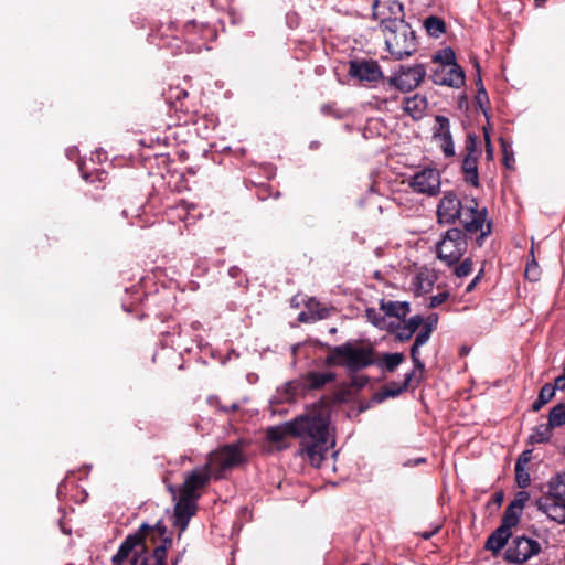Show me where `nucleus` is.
I'll list each match as a JSON object with an SVG mask.
<instances>
[{
	"label": "nucleus",
	"mask_w": 565,
	"mask_h": 565,
	"mask_svg": "<svg viewBox=\"0 0 565 565\" xmlns=\"http://www.w3.org/2000/svg\"><path fill=\"white\" fill-rule=\"evenodd\" d=\"M448 298H449V292L448 291H443V292H439V294H437L435 296H431L430 299H429L428 307L429 308H436V307L440 306L441 303H444Z\"/></svg>",
	"instance_id": "obj_41"
},
{
	"label": "nucleus",
	"mask_w": 565,
	"mask_h": 565,
	"mask_svg": "<svg viewBox=\"0 0 565 565\" xmlns=\"http://www.w3.org/2000/svg\"><path fill=\"white\" fill-rule=\"evenodd\" d=\"M422 462H425L424 458L416 459V461H415V463H422Z\"/></svg>",
	"instance_id": "obj_63"
},
{
	"label": "nucleus",
	"mask_w": 565,
	"mask_h": 565,
	"mask_svg": "<svg viewBox=\"0 0 565 565\" xmlns=\"http://www.w3.org/2000/svg\"><path fill=\"white\" fill-rule=\"evenodd\" d=\"M436 532H422V537L424 540H429L433 537V535L435 534Z\"/></svg>",
	"instance_id": "obj_55"
},
{
	"label": "nucleus",
	"mask_w": 565,
	"mask_h": 565,
	"mask_svg": "<svg viewBox=\"0 0 565 565\" xmlns=\"http://www.w3.org/2000/svg\"><path fill=\"white\" fill-rule=\"evenodd\" d=\"M137 530H167V526L163 524L162 520H159L154 525H150L147 522H142L141 524H139Z\"/></svg>",
	"instance_id": "obj_46"
},
{
	"label": "nucleus",
	"mask_w": 565,
	"mask_h": 565,
	"mask_svg": "<svg viewBox=\"0 0 565 565\" xmlns=\"http://www.w3.org/2000/svg\"><path fill=\"white\" fill-rule=\"evenodd\" d=\"M414 371L408 372L404 376V381L402 384H398L396 382H390L382 392V396L379 398V401H383L386 397H396L402 392L406 391L413 380Z\"/></svg>",
	"instance_id": "obj_20"
},
{
	"label": "nucleus",
	"mask_w": 565,
	"mask_h": 565,
	"mask_svg": "<svg viewBox=\"0 0 565 565\" xmlns=\"http://www.w3.org/2000/svg\"><path fill=\"white\" fill-rule=\"evenodd\" d=\"M349 74L361 82L373 83L382 77V71L374 61H351Z\"/></svg>",
	"instance_id": "obj_13"
},
{
	"label": "nucleus",
	"mask_w": 565,
	"mask_h": 565,
	"mask_svg": "<svg viewBox=\"0 0 565 565\" xmlns=\"http://www.w3.org/2000/svg\"><path fill=\"white\" fill-rule=\"evenodd\" d=\"M196 512V499L180 494L173 513V525L179 530H185L190 519Z\"/></svg>",
	"instance_id": "obj_15"
},
{
	"label": "nucleus",
	"mask_w": 565,
	"mask_h": 565,
	"mask_svg": "<svg viewBox=\"0 0 565 565\" xmlns=\"http://www.w3.org/2000/svg\"><path fill=\"white\" fill-rule=\"evenodd\" d=\"M425 106V99L419 96L404 99V110L412 115L414 118L423 114Z\"/></svg>",
	"instance_id": "obj_27"
},
{
	"label": "nucleus",
	"mask_w": 565,
	"mask_h": 565,
	"mask_svg": "<svg viewBox=\"0 0 565 565\" xmlns=\"http://www.w3.org/2000/svg\"><path fill=\"white\" fill-rule=\"evenodd\" d=\"M431 328L430 327H424V329L417 333L415 337L414 343L422 347L424 345L430 338Z\"/></svg>",
	"instance_id": "obj_42"
},
{
	"label": "nucleus",
	"mask_w": 565,
	"mask_h": 565,
	"mask_svg": "<svg viewBox=\"0 0 565 565\" xmlns=\"http://www.w3.org/2000/svg\"><path fill=\"white\" fill-rule=\"evenodd\" d=\"M436 213L439 224L449 225L460 221L467 233L480 231L476 239L479 247L491 233V223L486 224L487 210H479L478 202L473 198L461 200L455 192L447 191L439 200Z\"/></svg>",
	"instance_id": "obj_2"
},
{
	"label": "nucleus",
	"mask_w": 565,
	"mask_h": 565,
	"mask_svg": "<svg viewBox=\"0 0 565 565\" xmlns=\"http://www.w3.org/2000/svg\"><path fill=\"white\" fill-rule=\"evenodd\" d=\"M429 319L431 321L429 323H427L425 327H430L433 329V324L437 322V315L429 317Z\"/></svg>",
	"instance_id": "obj_56"
},
{
	"label": "nucleus",
	"mask_w": 565,
	"mask_h": 565,
	"mask_svg": "<svg viewBox=\"0 0 565 565\" xmlns=\"http://www.w3.org/2000/svg\"><path fill=\"white\" fill-rule=\"evenodd\" d=\"M335 374L333 372H316L311 371L301 377L302 388L306 390H320L326 384L333 382Z\"/></svg>",
	"instance_id": "obj_17"
},
{
	"label": "nucleus",
	"mask_w": 565,
	"mask_h": 565,
	"mask_svg": "<svg viewBox=\"0 0 565 565\" xmlns=\"http://www.w3.org/2000/svg\"><path fill=\"white\" fill-rule=\"evenodd\" d=\"M78 169H79V171L82 172L83 178L87 180V179H88V175L85 173L84 168H83V164H82L81 162H78Z\"/></svg>",
	"instance_id": "obj_58"
},
{
	"label": "nucleus",
	"mask_w": 565,
	"mask_h": 565,
	"mask_svg": "<svg viewBox=\"0 0 565 565\" xmlns=\"http://www.w3.org/2000/svg\"><path fill=\"white\" fill-rule=\"evenodd\" d=\"M541 545L537 541L525 535L514 537L504 552V559L511 564H522L532 556L537 555Z\"/></svg>",
	"instance_id": "obj_7"
},
{
	"label": "nucleus",
	"mask_w": 565,
	"mask_h": 565,
	"mask_svg": "<svg viewBox=\"0 0 565 565\" xmlns=\"http://www.w3.org/2000/svg\"><path fill=\"white\" fill-rule=\"evenodd\" d=\"M299 320H300V321H307V319H306V313H305V312H301V313L299 315Z\"/></svg>",
	"instance_id": "obj_60"
},
{
	"label": "nucleus",
	"mask_w": 565,
	"mask_h": 565,
	"mask_svg": "<svg viewBox=\"0 0 565 565\" xmlns=\"http://www.w3.org/2000/svg\"><path fill=\"white\" fill-rule=\"evenodd\" d=\"M461 170L465 175V181L472 186H479V173H478V157L465 156Z\"/></svg>",
	"instance_id": "obj_19"
},
{
	"label": "nucleus",
	"mask_w": 565,
	"mask_h": 565,
	"mask_svg": "<svg viewBox=\"0 0 565 565\" xmlns=\"http://www.w3.org/2000/svg\"><path fill=\"white\" fill-rule=\"evenodd\" d=\"M131 565H148L147 558L143 556V552L140 551L139 555H135L131 559Z\"/></svg>",
	"instance_id": "obj_49"
},
{
	"label": "nucleus",
	"mask_w": 565,
	"mask_h": 565,
	"mask_svg": "<svg viewBox=\"0 0 565 565\" xmlns=\"http://www.w3.org/2000/svg\"><path fill=\"white\" fill-rule=\"evenodd\" d=\"M374 363L373 348L352 341L330 348V353L326 358L327 365L342 366L350 372L361 371Z\"/></svg>",
	"instance_id": "obj_4"
},
{
	"label": "nucleus",
	"mask_w": 565,
	"mask_h": 565,
	"mask_svg": "<svg viewBox=\"0 0 565 565\" xmlns=\"http://www.w3.org/2000/svg\"><path fill=\"white\" fill-rule=\"evenodd\" d=\"M472 265H473V263H472L471 258L468 257L462 263H460L459 265H457L455 267L454 274L458 278L467 277L472 271Z\"/></svg>",
	"instance_id": "obj_34"
},
{
	"label": "nucleus",
	"mask_w": 565,
	"mask_h": 565,
	"mask_svg": "<svg viewBox=\"0 0 565 565\" xmlns=\"http://www.w3.org/2000/svg\"><path fill=\"white\" fill-rule=\"evenodd\" d=\"M437 85L459 88L465 83V72L458 64L448 67H438L431 75Z\"/></svg>",
	"instance_id": "obj_14"
},
{
	"label": "nucleus",
	"mask_w": 565,
	"mask_h": 565,
	"mask_svg": "<svg viewBox=\"0 0 565 565\" xmlns=\"http://www.w3.org/2000/svg\"><path fill=\"white\" fill-rule=\"evenodd\" d=\"M504 494L502 491L495 492L492 497V501L489 504H493L495 508H499L503 502Z\"/></svg>",
	"instance_id": "obj_50"
},
{
	"label": "nucleus",
	"mask_w": 565,
	"mask_h": 565,
	"mask_svg": "<svg viewBox=\"0 0 565 565\" xmlns=\"http://www.w3.org/2000/svg\"><path fill=\"white\" fill-rule=\"evenodd\" d=\"M553 429L554 427L553 425H550V420H547V423L536 425L533 433L530 435V443L540 444L550 440Z\"/></svg>",
	"instance_id": "obj_24"
},
{
	"label": "nucleus",
	"mask_w": 565,
	"mask_h": 565,
	"mask_svg": "<svg viewBox=\"0 0 565 565\" xmlns=\"http://www.w3.org/2000/svg\"><path fill=\"white\" fill-rule=\"evenodd\" d=\"M419 345L413 343L411 348V359L414 363L416 370L423 371L425 369V364L419 359Z\"/></svg>",
	"instance_id": "obj_38"
},
{
	"label": "nucleus",
	"mask_w": 565,
	"mask_h": 565,
	"mask_svg": "<svg viewBox=\"0 0 565 565\" xmlns=\"http://www.w3.org/2000/svg\"><path fill=\"white\" fill-rule=\"evenodd\" d=\"M533 511V501L531 500L530 493L526 491H519L514 499L507 507L502 521L497 530H512L520 521L523 510Z\"/></svg>",
	"instance_id": "obj_8"
},
{
	"label": "nucleus",
	"mask_w": 565,
	"mask_h": 565,
	"mask_svg": "<svg viewBox=\"0 0 565 565\" xmlns=\"http://www.w3.org/2000/svg\"><path fill=\"white\" fill-rule=\"evenodd\" d=\"M509 160H510V157H509V154H507V157H504V163H505L507 167H510L509 166Z\"/></svg>",
	"instance_id": "obj_61"
},
{
	"label": "nucleus",
	"mask_w": 565,
	"mask_h": 565,
	"mask_svg": "<svg viewBox=\"0 0 565 565\" xmlns=\"http://www.w3.org/2000/svg\"><path fill=\"white\" fill-rule=\"evenodd\" d=\"M154 565H167V550L164 545H159L153 551Z\"/></svg>",
	"instance_id": "obj_39"
},
{
	"label": "nucleus",
	"mask_w": 565,
	"mask_h": 565,
	"mask_svg": "<svg viewBox=\"0 0 565 565\" xmlns=\"http://www.w3.org/2000/svg\"><path fill=\"white\" fill-rule=\"evenodd\" d=\"M417 279L419 280V289H422L424 292H427L433 286V281L429 279H424L423 275H418Z\"/></svg>",
	"instance_id": "obj_48"
},
{
	"label": "nucleus",
	"mask_w": 565,
	"mask_h": 565,
	"mask_svg": "<svg viewBox=\"0 0 565 565\" xmlns=\"http://www.w3.org/2000/svg\"><path fill=\"white\" fill-rule=\"evenodd\" d=\"M408 185L416 193L434 196L440 189L439 171L434 168L420 169L408 179Z\"/></svg>",
	"instance_id": "obj_9"
},
{
	"label": "nucleus",
	"mask_w": 565,
	"mask_h": 565,
	"mask_svg": "<svg viewBox=\"0 0 565 565\" xmlns=\"http://www.w3.org/2000/svg\"><path fill=\"white\" fill-rule=\"evenodd\" d=\"M365 317L369 322H371L374 327L379 329H386L393 327L392 324H387L385 316L381 313V311L374 308H367L365 310Z\"/></svg>",
	"instance_id": "obj_30"
},
{
	"label": "nucleus",
	"mask_w": 565,
	"mask_h": 565,
	"mask_svg": "<svg viewBox=\"0 0 565 565\" xmlns=\"http://www.w3.org/2000/svg\"><path fill=\"white\" fill-rule=\"evenodd\" d=\"M423 323V317L419 315L411 317L404 324L409 328L414 333Z\"/></svg>",
	"instance_id": "obj_44"
},
{
	"label": "nucleus",
	"mask_w": 565,
	"mask_h": 565,
	"mask_svg": "<svg viewBox=\"0 0 565 565\" xmlns=\"http://www.w3.org/2000/svg\"><path fill=\"white\" fill-rule=\"evenodd\" d=\"M301 391H305L302 388V381H294L285 383L284 386L277 391V393L279 395L280 402H289L294 398L296 394H298Z\"/></svg>",
	"instance_id": "obj_26"
},
{
	"label": "nucleus",
	"mask_w": 565,
	"mask_h": 565,
	"mask_svg": "<svg viewBox=\"0 0 565 565\" xmlns=\"http://www.w3.org/2000/svg\"><path fill=\"white\" fill-rule=\"evenodd\" d=\"M212 475L213 472L206 462L202 467L193 469L185 477L180 494L198 499L196 491L209 483Z\"/></svg>",
	"instance_id": "obj_11"
},
{
	"label": "nucleus",
	"mask_w": 565,
	"mask_h": 565,
	"mask_svg": "<svg viewBox=\"0 0 565 565\" xmlns=\"http://www.w3.org/2000/svg\"><path fill=\"white\" fill-rule=\"evenodd\" d=\"M484 140H486V156H487V159L488 160H492L493 159L494 150H493V147H492V143H491V140H490V136L488 135L487 130H484Z\"/></svg>",
	"instance_id": "obj_47"
},
{
	"label": "nucleus",
	"mask_w": 565,
	"mask_h": 565,
	"mask_svg": "<svg viewBox=\"0 0 565 565\" xmlns=\"http://www.w3.org/2000/svg\"><path fill=\"white\" fill-rule=\"evenodd\" d=\"M555 387L551 383H546L540 390L537 398L532 404V411L539 412L545 404L553 399Z\"/></svg>",
	"instance_id": "obj_25"
},
{
	"label": "nucleus",
	"mask_w": 565,
	"mask_h": 565,
	"mask_svg": "<svg viewBox=\"0 0 565 565\" xmlns=\"http://www.w3.org/2000/svg\"><path fill=\"white\" fill-rule=\"evenodd\" d=\"M547 495L565 502V472L556 473L550 479Z\"/></svg>",
	"instance_id": "obj_21"
},
{
	"label": "nucleus",
	"mask_w": 565,
	"mask_h": 565,
	"mask_svg": "<svg viewBox=\"0 0 565 565\" xmlns=\"http://www.w3.org/2000/svg\"><path fill=\"white\" fill-rule=\"evenodd\" d=\"M531 458H532V451L531 450H524L519 456V458L516 459L515 466L525 467L526 468V466L530 462Z\"/></svg>",
	"instance_id": "obj_45"
},
{
	"label": "nucleus",
	"mask_w": 565,
	"mask_h": 565,
	"mask_svg": "<svg viewBox=\"0 0 565 565\" xmlns=\"http://www.w3.org/2000/svg\"><path fill=\"white\" fill-rule=\"evenodd\" d=\"M482 273H483V270H480V273L470 281V284L466 288L467 292H470V291L473 290V288L476 287V285L480 280Z\"/></svg>",
	"instance_id": "obj_52"
},
{
	"label": "nucleus",
	"mask_w": 565,
	"mask_h": 565,
	"mask_svg": "<svg viewBox=\"0 0 565 565\" xmlns=\"http://www.w3.org/2000/svg\"><path fill=\"white\" fill-rule=\"evenodd\" d=\"M477 86H478V95L476 96V100L480 107H483V104L488 103V95H487V92L481 82L480 74L478 75Z\"/></svg>",
	"instance_id": "obj_40"
},
{
	"label": "nucleus",
	"mask_w": 565,
	"mask_h": 565,
	"mask_svg": "<svg viewBox=\"0 0 565 565\" xmlns=\"http://www.w3.org/2000/svg\"><path fill=\"white\" fill-rule=\"evenodd\" d=\"M244 461L239 444H227L220 449L212 451L207 457V466L216 479L223 478L224 472Z\"/></svg>",
	"instance_id": "obj_6"
},
{
	"label": "nucleus",
	"mask_w": 565,
	"mask_h": 565,
	"mask_svg": "<svg viewBox=\"0 0 565 565\" xmlns=\"http://www.w3.org/2000/svg\"><path fill=\"white\" fill-rule=\"evenodd\" d=\"M147 533L148 532H134L129 534L120 544L117 553L113 556V563L115 565H121L136 547H140L141 552H145L143 540Z\"/></svg>",
	"instance_id": "obj_16"
},
{
	"label": "nucleus",
	"mask_w": 565,
	"mask_h": 565,
	"mask_svg": "<svg viewBox=\"0 0 565 565\" xmlns=\"http://www.w3.org/2000/svg\"><path fill=\"white\" fill-rule=\"evenodd\" d=\"M539 276L540 274L537 270L536 263L533 262L532 264H529L525 269V277L531 281H536L539 279Z\"/></svg>",
	"instance_id": "obj_43"
},
{
	"label": "nucleus",
	"mask_w": 565,
	"mask_h": 565,
	"mask_svg": "<svg viewBox=\"0 0 565 565\" xmlns=\"http://www.w3.org/2000/svg\"><path fill=\"white\" fill-rule=\"evenodd\" d=\"M553 387H555V391L556 390H561V391L564 390L565 388V376H563L562 374L558 375L555 379Z\"/></svg>",
	"instance_id": "obj_51"
},
{
	"label": "nucleus",
	"mask_w": 565,
	"mask_h": 565,
	"mask_svg": "<svg viewBox=\"0 0 565 565\" xmlns=\"http://www.w3.org/2000/svg\"><path fill=\"white\" fill-rule=\"evenodd\" d=\"M545 0H535V2L541 6Z\"/></svg>",
	"instance_id": "obj_64"
},
{
	"label": "nucleus",
	"mask_w": 565,
	"mask_h": 565,
	"mask_svg": "<svg viewBox=\"0 0 565 565\" xmlns=\"http://www.w3.org/2000/svg\"><path fill=\"white\" fill-rule=\"evenodd\" d=\"M468 247L465 232L458 227L449 228L437 244V256L448 266L456 265Z\"/></svg>",
	"instance_id": "obj_5"
},
{
	"label": "nucleus",
	"mask_w": 565,
	"mask_h": 565,
	"mask_svg": "<svg viewBox=\"0 0 565 565\" xmlns=\"http://www.w3.org/2000/svg\"><path fill=\"white\" fill-rule=\"evenodd\" d=\"M426 75L425 66L417 64L411 67L403 68L396 77L392 81L394 85L403 92L415 89L424 79Z\"/></svg>",
	"instance_id": "obj_12"
},
{
	"label": "nucleus",
	"mask_w": 565,
	"mask_h": 565,
	"mask_svg": "<svg viewBox=\"0 0 565 565\" xmlns=\"http://www.w3.org/2000/svg\"><path fill=\"white\" fill-rule=\"evenodd\" d=\"M437 128L434 132V138L441 140L447 136L451 135L450 132V121L445 116L436 117Z\"/></svg>",
	"instance_id": "obj_31"
},
{
	"label": "nucleus",
	"mask_w": 565,
	"mask_h": 565,
	"mask_svg": "<svg viewBox=\"0 0 565 565\" xmlns=\"http://www.w3.org/2000/svg\"><path fill=\"white\" fill-rule=\"evenodd\" d=\"M381 28L384 32L386 49L395 60L408 57L416 51L415 32L404 19H383Z\"/></svg>",
	"instance_id": "obj_3"
},
{
	"label": "nucleus",
	"mask_w": 565,
	"mask_h": 565,
	"mask_svg": "<svg viewBox=\"0 0 565 565\" xmlns=\"http://www.w3.org/2000/svg\"><path fill=\"white\" fill-rule=\"evenodd\" d=\"M404 360L405 356L403 353H386L383 355V360L380 363V366L392 373Z\"/></svg>",
	"instance_id": "obj_28"
},
{
	"label": "nucleus",
	"mask_w": 565,
	"mask_h": 565,
	"mask_svg": "<svg viewBox=\"0 0 565 565\" xmlns=\"http://www.w3.org/2000/svg\"><path fill=\"white\" fill-rule=\"evenodd\" d=\"M533 511L545 515L558 525L565 524V502L544 495L533 501Z\"/></svg>",
	"instance_id": "obj_10"
},
{
	"label": "nucleus",
	"mask_w": 565,
	"mask_h": 565,
	"mask_svg": "<svg viewBox=\"0 0 565 565\" xmlns=\"http://www.w3.org/2000/svg\"><path fill=\"white\" fill-rule=\"evenodd\" d=\"M286 436L299 439V456L317 468L321 466L334 444L330 440L329 417L321 411L309 412L267 430L268 439L274 443L281 441Z\"/></svg>",
	"instance_id": "obj_1"
},
{
	"label": "nucleus",
	"mask_w": 565,
	"mask_h": 565,
	"mask_svg": "<svg viewBox=\"0 0 565 565\" xmlns=\"http://www.w3.org/2000/svg\"><path fill=\"white\" fill-rule=\"evenodd\" d=\"M501 146H502L503 154H504V157H507V154H508V146H507V143H505V141L503 139H501Z\"/></svg>",
	"instance_id": "obj_57"
},
{
	"label": "nucleus",
	"mask_w": 565,
	"mask_h": 565,
	"mask_svg": "<svg viewBox=\"0 0 565 565\" xmlns=\"http://www.w3.org/2000/svg\"><path fill=\"white\" fill-rule=\"evenodd\" d=\"M550 425L554 428L565 425V404L555 405L548 414Z\"/></svg>",
	"instance_id": "obj_29"
},
{
	"label": "nucleus",
	"mask_w": 565,
	"mask_h": 565,
	"mask_svg": "<svg viewBox=\"0 0 565 565\" xmlns=\"http://www.w3.org/2000/svg\"><path fill=\"white\" fill-rule=\"evenodd\" d=\"M512 532H492V534L488 537L484 547L493 553H498L501 551L508 543L511 537Z\"/></svg>",
	"instance_id": "obj_22"
},
{
	"label": "nucleus",
	"mask_w": 565,
	"mask_h": 565,
	"mask_svg": "<svg viewBox=\"0 0 565 565\" xmlns=\"http://www.w3.org/2000/svg\"><path fill=\"white\" fill-rule=\"evenodd\" d=\"M423 25L429 36L439 38L446 32V23L443 19L436 15L427 17Z\"/></svg>",
	"instance_id": "obj_23"
},
{
	"label": "nucleus",
	"mask_w": 565,
	"mask_h": 565,
	"mask_svg": "<svg viewBox=\"0 0 565 565\" xmlns=\"http://www.w3.org/2000/svg\"><path fill=\"white\" fill-rule=\"evenodd\" d=\"M515 479L520 488H526L530 484L527 468L515 466Z\"/></svg>",
	"instance_id": "obj_35"
},
{
	"label": "nucleus",
	"mask_w": 565,
	"mask_h": 565,
	"mask_svg": "<svg viewBox=\"0 0 565 565\" xmlns=\"http://www.w3.org/2000/svg\"><path fill=\"white\" fill-rule=\"evenodd\" d=\"M327 317V310L324 309L321 313L318 315V319H323Z\"/></svg>",
	"instance_id": "obj_59"
},
{
	"label": "nucleus",
	"mask_w": 565,
	"mask_h": 565,
	"mask_svg": "<svg viewBox=\"0 0 565 565\" xmlns=\"http://www.w3.org/2000/svg\"><path fill=\"white\" fill-rule=\"evenodd\" d=\"M414 335V332L405 324L397 323L395 327V338L399 342H405Z\"/></svg>",
	"instance_id": "obj_36"
},
{
	"label": "nucleus",
	"mask_w": 565,
	"mask_h": 565,
	"mask_svg": "<svg viewBox=\"0 0 565 565\" xmlns=\"http://www.w3.org/2000/svg\"><path fill=\"white\" fill-rule=\"evenodd\" d=\"M439 141H440V147L443 149L445 157L449 158V157L455 156V146H454L451 135L447 136L446 138H444Z\"/></svg>",
	"instance_id": "obj_37"
},
{
	"label": "nucleus",
	"mask_w": 565,
	"mask_h": 565,
	"mask_svg": "<svg viewBox=\"0 0 565 565\" xmlns=\"http://www.w3.org/2000/svg\"><path fill=\"white\" fill-rule=\"evenodd\" d=\"M241 273V269L237 267V266H232L230 269H228V275L233 278H236Z\"/></svg>",
	"instance_id": "obj_54"
},
{
	"label": "nucleus",
	"mask_w": 565,
	"mask_h": 565,
	"mask_svg": "<svg viewBox=\"0 0 565 565\" xmlns=\"http://www.w3.org/2000/svg\"><path fill=\"white\" fill-rule=\"evenodd\" d=\"M434 61L441 63V65L439 67H448V66H452V64H457L455 52L450 47H446V49L439 51L435 55Z\"/></svg>",
	"instance_id": "obj_32"
},
{
	"label": "nucleus",
	"mask_w": 565,
	"mask_h": 565,
	"mask_svg": "<svg viewBox=\"0 0 565 565\" xmlns=\"http://www.w3.org/2000/svg\"><path fill=\"white\" fill-rule=\"evenodd\" d=\"M237 407H238V406H237L236 404H233V405H231L230 409H231V411H236V409H237Z\"/></svg>",
	"instance_id": "obj_62"
},
{
	"label": "nucleus",
	"mask_w": 565,
	"mask_h": 565,
	"mask_svg": "<svg viewBox=\"0 0 565 565\" xmlns=\"http://www.w3.org/2000/svg\"><path fill=\"white\" fill-rule=\"evenodd\" d=\"M380 310L388 317L404 319L409 313L411 307L407 301H386L382 299L380 303Z\"/></svg>",
	"instance_id": "obj_18"
},
{
	"label": "nucleus",
	"mask_w": 565,
	"mask_h": 565,
	"mask_svg": "<svg viewBox=\"0 0 565 565\" xmlns=\"http://www.w3.org/2000/svg\"><path fill=\"white\" fill-rule=\"evenodd\" d=\"M466 156L479 157L481 151L479 149L478 137L473 134H468L465 142Z\"/></svg>",
	"instance_id": "obj_33"
},
{
	"label": "nucleus",
	"mask_w": 565,
	"mask_h": 565,
	"mask_svg": "<svg viewBox=\"0 0 565 565\" xmlns=\"http://www.w3.org/2000/svg\"><path fill=\"white\" fill-rule=\"evenodd\" d=\"M160 545H164L166 550L168 551L172 546V537L163 536Z\"/></svg>",
	"instance_id": "obj_53"
}]
</instances>
